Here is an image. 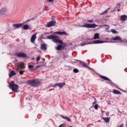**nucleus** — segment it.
I'll list each match as a JSON object with an SVG mask.
<instances>
[{"label": "nucleus", "instance_id": "obj_17", "mask_svg": "<svg viewBox=\"0 0 127 127\" xmlns=\"http://www.w3.org/2000/svg\"><path fill=\"white\" fill-rule=\"evenodd\" d=\"M127 20V16L126 15H122L120 16V20L121 21H126Z\"/></svg>", "mask_w": 127, "mask_h": 127}, {"label": "nucleus", "instance_id": "obj_32", "mask_svg": "<svg viewBox=\"0 0 127 127\" xmlns=\"http://www.w3.org/2000/svg\"><path fill=\"white\" fill-rule=\"evenodd\" d=\"M25 72V70H20L19 71L20 75H23V73Z\"/></svg>", "mask_w": 127, "mask_h": 127}, {"label": "nucleus", "instance_id": "obj_46", "mask_svg": "<svg viewBox=\"0 0 127 127\" xmlns=\"http://www.w3.org/2000/svg\"><path fill=\"white\" fill-rule=\"evenodd\" d=\"M52 90H53V89H50L49 91H51Z\"/></svg>", "mask_w": 127, "mask_h": 127}, {"label": "nucleus", "instance_id": "obj_25", "mask_svg": "<svg viewBox=\"0 0 127 127\" xmlns=\"http://www.w3.org/2000/svg\"><path fill=\"white\" fill-rule=\"evenodd\" d=\"M111 8V7H110L109 8H108L107 9H106V10H105L103 12H102L101 14H100L101 15H104L105 14H107V13H108V11H109V10Z\"/></svg>", "mask_w": 127, "mask_h": 127}, {"label": "nucleus", "instance_id": "obj_47", "mask_svg": "<svg viewBox=\"0 0 127 127\" xmlns=\"http://www.w3.org/2000/svg\"><path fill=\"white\" fill-rule=\"evenodd\" d=\"M106 42H109V41H106Z\"/></svg>", "mask_w": 127, "mask_h": 127}, {"label": "nucleus", "instance_id": "obj_27", "mask_svg": "<svg viewBox=\"0 0 127 127\" xmlns=\"http://www.w3.org/2000/svg\"><path fill=\"white\" fill-rule=\"evenodd\" d=\"M28 28H29V26L27 24L24 25L23 26V29H24V30H27Z\"/></svg>", "mask_w": 127, "mask_h": 127}, {"label": "nucleus", "instance_id": "obj_16", "mask_svg": "<svg viewBox=\"0 0 127 127\" xmlns=\"http://www.w3.org/2000/svg\"><path fill=\"white\" fill-rule=\"evenodd\" d=\"M111 40L117 41L119 42H122V38L119 36H117L114 38H112Z\"/></svg>", "mask_w": 127, "mask_h": 127}, {"label": "nucleus", "instance_id": "obj_43", "mask_svg": "<svg viewBox=\"0 0 127 127\" xmlns=\"http://www.w3.org/2000/svg\"><path fill=\"white\" fill-rule=\"evenodd\" d=\"M106 40H110V39H109V38H107Z\"/></svg>", "mask_w": 127, "mask_h": 127}, {"label": "nucleus", "instance_id": "obj_31", "mask_svg": "<svg viewBox=\"0 0 127 127\" xmlns=\"http://www.w3.org/2000/svg\"><path fill=\"white\" fill-rule=\"evenodd\" d=\"M73 72L74 73H79V70L77 68L73 69Z\"/></svg>", "mask_w": 127, "mask_h": 127}, {"label": "nucleus", "instance_id": "obj_1", "mask_svg": "<svg viewBox=\"0 0 127 127\" xmlns=\"http://www.w3.org/2000/svg\"><path fill=\"white\" fill-rule=\"evenodd\" d=\"M47 39L52 40V41L55 43H59L60 45H59L58 46L55 47L56 50H61V49L63 50L67 45L65 43H63V41L60 40V37L57 35H52L48 36Z\"/></svg>", "mask_w": 127, "mask_h": 127}, {"label": "nucleus", "instance_id": "obj_26", "mask_svg": "<svg viewBox=\"0 0 127 127\" xmlns=\"http://www.w3.org/2000/svg\"><path fill=\"white\" fill-rule=\"evenodd\" d=\"M62 56L64 59V60H65V58H68V54L67 53H63Z\"/></svg>", "mask_w": 127, "mask_h": 127}, {"label": "nucleus", "instance_id": "obj_9", "mask_svg": "<svg viewBox=\"0 0 127 127\" xmlns=\"http://www.w3.org/2000/svg\"><path fill=\"white\" fill-rule=\"evenodd\" d=\"M101 43H104V41L100 40H95L93 42H89L86 44H100Z\"/></svg>", "mask_w": 127, "mask_h": 127}, {"label": "nucleus", "instance_id": "obj_36", "mask_svg": "<svg viewBox=\"0 0 127 127\" xmlns=\"http://www.w3.org/2000/svg\"><path fill=\"white\" fill-rule=\"evenodd\" d=\"M93 98H94V100H95L94 102H93V106H94V105H95V104H97V100H96V98L94 97Z\"/></svg>", "mask_w": 127, "mask_h": 127}, {"label": "nucleus", "instance_id": "obj_30", "mask_svg": "<svg viewBox=\"0 0 127 127\" xmlns=\"http://www.w3.org/2000/svg\"><path fill=\"white\" fill-rule=\"evenodd\" d=\"M102 27H104V26H106L107 27V28H106L107 30L110 29V26L107 24L102 25Z\"/></svg>", "mask_w": 127, "mask_h": 127}, {"label": "nucleus", "instance_id": "obj_40", "mask_svg": "<svg viewBox=\"0 0 127 127\" xmlns=\"http://www.w3.org/2000/svg\"><path fill=\"white\" fill-rule=\"evenodd\" d=\"M124 127V124H121L120 126H119L118 127Z\"/></svg>", "mask_w": 127, "mask_h": 127}, {"label": "nucleus", "instance_id": "obj_35", "mask_svg": "<svg viewBox=\"0 0 127 127\" xmlns=\"http://www.w3.org/2000/svg\"><path fill=\"white\" fill-rule=\"evenodd\" d=\"M34 18H32L29 20H27L26 22H24V23H26V22H29V21H30V20H32V19H34Z\"/></svg>", "mask_w": 127, "mask_h": 127}, {"label": "nucleus", "instance_id": "obj_37", "mask_svg": "<svg viewBox=\"0 0 127 127\" xmlns=\"http://www.w3.org/2000/svg\"><path fill=\"white\" fill-rule=\"evenodd\" d=\"M40 61V56H39L36 58V61Z\"/></svg>", "mask_w": 127, "mask_h": 127}, {"label": "nucleus", "instance_id": "obj_24", "mask_svg": "<svg viewBox=\"0 0 127 127\" xmlns=\"http://www.w3.org/2000/svg\"><path fill=\"white\" fill-rule=\"evenodd\" d=\"M102 119H103L104 122H105V123H110V120L111 118H110V117H107V118H102Z\"/></svg>", "mask_w": 127, "mask_h": 127}, {"label": "nucleus", "instance_id": "obj_23", "mask_svg": "<svg viewBox=\"0 0 127 127\" xmlns=\"http://www.w3.org/2000/svg\"><path fill=\"white\" fill-rule=\"evenodd\" d=\"M64 86H65V82L58 83V87H59L60 89H62Z\"/></svg>", "mask_w": 127, "mask_h": 127}, {"label": "nucleus", "instance_id": "obj_8", "mask_svg": "<svg viewBox=\"0 0 127 127\" xmlns=\"http://www.w3.org/2000/svg\"><path fill=\"white\" fill-rule=\"evenodd\" d=\"M28 68L30 71H35V70L37 69V68H40V65H37L35 67H34V65H28Z\"/></svg>", "mask_w": 127, "mask_h": 127}, {"label": "nucleus", "instance_id": "obj_4", "mask_svg": "<svg viewBox=\"0 0 127 127\" xmlns=\"http://www.w3.org/2000/svg\"><path fill=\"white\" fill-rule=\"evenodd\" d=\"M98 26H100L99 25H97L95 23L90 24V23H84L83 25L80 26V27H86V28H96V27H98Z\"/></svg>", "mask_w": 127, "mask_h": 127}, {"label": "nucleus", "instance_id": "obj_38", "mask_svg": "<svg viewBox=\"0 0 127 127\" xmlns=\"http://www.w3.org/2000/svg\"><path fill=\"white\" fill-rule=\"evenodd\" d=\"M94 109H95V110H98V104H96L94 106Z\"/></svg>", "mask_w": 127, "mask_h": 127}, {"label": "nucleus", "instance_id": "obj_6", "mask_svg": "<svg viewBox=\"0 0 127 127\" xmlns=\"http://www.w3.org/2000/svg\"><path fill=\"white\" fill-rule=\"evenodd\" d=\"M15 56H17L18 58H26L27 55L25 53L18 52L15 54Z\"/></svg>", "mask_w": 127, "mask_h": 127}, {"label": "nucleus", "instance_id": "obj_11", "mask_svg": "<svg viewBox=\"0 0 127 127\" xmlns=\"http://www.w3.org/2000/svg\"><path fill=\"white\" fill-rule=\"evenodd\" d=\"M17 67L18 69H24L25 67L24 66V64L22 63H19L17 64Z\"/></svg>", "mask_w": 127, "mask_h": 127}, {"label": "nucleus", "instance_id": "obj_19", "mask_svg": "<svg viewBox=\"0 0 127 127\" xmlns=\"http://www.w3.org/2000/svg\"><path fill=\"white\" fill-rule=\"evenodd\" d=\"M15 75H16V72L14 70H11L10 73H9V77L11 78L12 76H14Z\"/></svg>", "mask_w": 127, "mask_h": 127}, {"label": "nucleus", "instance_id": "obj_15", "mask_svg": "<svg viewBox=\"0 0 127 127\" xmlns=\"http://www.w3.org/2000/svg\"><path fill=\"white\" fill-rule=\"evenodd\" d=\"M23 25V23H17L14 24L12 25V27H14L15 29L19 28V27H21Z\"/></svg>", "mask_w": 127, "mask_h": 127}, {"label": "nucleus", "instance_id": "obj_7", "mask_svg": "<svg viewBox=\"0 0 127 127\" xmlns=\"http://www.w3.org/2000/svg\"><path fill=\"white\" fill-rule=\"evenodd\" d=\"M56 24V21L55 19L52 18V20L50 21L46 25V27H52V26H55Z\"/></svg>", "mask_w": 127, "mask_h": 127}, {"label": "nucleus", "instance_id": "obj_20", "mask_svg": "<svg viewBox=\"0 0 127 127\" xmlns=\"http://www.w3.org/2000/svg\"><path fill=\"white\" fill-rule=\"evenodd\" d=\"M113 94H115V95H121V94H122L120 91L115 89L113 90Z\"/></svg>", "mask_w": 127, "mask_h": 127}, {"label": "nucleus", "instance_id": "obj_22", "mask_svg": "<svg viewBox=\"0 0 127 127\" xmlns=\"http://www.w3.org/2000/svg\"><path fill=\"white\" fill-rule=\"evenodd\" d=\"M61 118L63 119H64V120H66L67 122H71V119L68 117H64L63 115H61Z\"/></svg>", "mask_w": 127, "mask_h": 127}, {"label": "nucleus", "instance_id": "obj_41", "mask_svg": "<svg viewBox=\"0 0 127 127\" xmlns=\"http://www.w3.org/2000/svg\"><path fill=\"white\" fill-rule=\"evenodd\" d=\"M49 34V33L45 32L44 33V35H46V34Z\"/></svg>", "mask_w": 127, "mask_h": 127}, {"label": "nucleus", "instance_id": "obj_42", "mask_svg": "<svg viewBox=\"0 0 127 127\" xmlns=\"http://www.w3.org/2000/svg\"><path fill=\"white\" fill-rule=\"evenodd\" d=\"M109 115H110L109 113H106V116H109Z\"/></svg>", "mask_w": 127, "mask_h": 127}, {"label": "nucleus", "instance_id": "obj_10", "mask_svg": "<svg viewBox=\"0 0 127 127\" xmlns=\"http://www.w3.org/2000/svg\"><path fill=\"white\" fill-rule=\"evenodd\" d=\"M77 61H79L80 65H81V66H82L84 68H89V66H88V64H87L86 63L82 61L77 60Z\"/></svg>", "mask_w": 127, "mask_h": 127}, {"label": "nucleus", "instance_id": "obj_29", "mask_svg": "<svg viewBox=\"0 0 127 127\" xmlns=\"http://www.w3.org/2000/svg\"><path fill=\"white\" fill-rule=\"evenodd\" d=\"M111 32H112V33H113L114 34H116L118 33V32H117L116 30H115V29H112L111 30Z\"/></svg>", "mask_w": 127, "mask_h": 127}, {"label": "nucleus", "instance_id": "obj_34", "mask_svg": "<svg viewBox=\"0 0 127 127\" xmlns=\"http://www.w3.org/2000/svg\"><path fill=\"white\" fill-rule=\"evenodd\" d=\"M58 87V83H56L53 86V88H57Z\"/></svg>", "mask_w": 127, "mask_h": 127}, {"label": "nucleus", "instance_id": "obj_44", "mask_svg": "<svg viewBox=\"0 0 127 127\" xmlns=\"http://www.w3.org/2000/svg\"><path fill=\"white\" fill-rule=\"evenodd\" d=\"M114 11H116V10H114L113 11H112L111 12H114Z\"/></svg>", "mask_w": 127, "mask_h": 127}, {"label": "nucleus", "instance_id": "obj_21", "mask_svg": "<svg viewBox=\"0 0 127 127\" xmlns=\"http://www.w3.org/2000/svg\"><path fill=\"white\" fill-rule=\"evenodd\" d=\"M89 42H91V39H86L85 40V43L82 44V46H85V45H88L87 43H89Z\"/></svg>", "mask_w": 127, "mask_h": 127}, {"label": "nucleus", "instance_id": "obj_5", "mask_svg": "<svg viewBox=\"0 0 127 127\" xmlns=\"http://www.w3.org/2000/svg\"><path fill=\"white\" fill-rule=\"evenodd\" d=\"M99 76L100 77V78H101V79L105 80V81H109V82H107L108 84H110V85H111V86H115V83H114V82H113L110 78L102 75H99Z\"/></svg>", "mask_w": 127, "mask_h": 127}, {"label": "nucleus", "instance_id": "obj_45", "mask_svg": "<svg viewBox=\"0 0 127 127\" xmlns=\"http://www.w3.org/2000/svg\"><path fill=\"white\" fill-rule=\"evenodd\" d=\"M118 5H119V6H121V4H118Z\"/></svg>", "mask_w": 127, "mask_h": 127}, {"label": "nucleus", "instance_id": "obj_2", "mask_svg": "<svg viewBox=\"0 0 127 127\" xmlns=\"http://www.w3.org/2000/svg\"><path fill=\"white\" fill-rule=\"evenodd\" d=\"M27 84L30 85L31 87L34 88H37L41 85V82L38 78L29 80L27 81Z\"/></svg>", "mask_w": 127, "mask_h": 127}, {"label": "nucleus", "instance_id": "obj_12", "mask_svg": "<svg viewBox=\"0 0 127 127\" xmlns=\"http://www.w3.org/2000/svg\"><path fill=\"white\" fill-rule=\"evenodd\" d=\"M36 34H37V33L34 34L31 36V43H34V42H35V40H36V38H37Z\"/></svg>", "mask_w": 127, "mask_h": 127}, {"label": "nucleus", "instance_id": "obj_28", "mask_svg": "<svg viewBox=\"0 0 127 127\" xmlns=\"http://www.w3.org/2000/svg\"><path fill=\"white\" fill-rule=\"evenodd\" d=\"M100 37V34L96 33L94 35V39H98Z\"/></svg>", "mask_w": 127, "mask_h": 127}, {"label": "nucleus", "instance_id": "obj_14", "mask_svg": "<svg viewBox=\"0 0 127 127\" xmlns=\"http://www.w3.org/2000/svg\"><path fill=\"white\" fill-rule=\"evenodd\" d=\"M6 11H7V9L6 8H2L0 10V15L5 14Z\"/></svg>", "mask_w": 127, "mask_h": 127}, {"label": "nucleus", "instance_id": "obj_33", "mask_svg": "<svg viewBox=\"0 0 127 127\" xmlns=\"http://www.w3.org/2000/svg\"><path fill=\"white\" fill-rule=\"evenodd\" d=\"M87 22H89V23H94V20H93L92 19L88 20H87Z\"/></svg>", "mask_w": 127, "mask_h": 127}, {"label": "nucleus", "instance_id": "obj_18", "mask_svg": "<svg viewBox=\"0 0 127 127\" xmlns=\"http://www.w3.org/2000/svg\"><path fill=\"white\" fill-rule=\"evenodd\" d=\"M41 49L42 50H47V46L45 44H42L41 45Z\"/></svg>", "mask_w": 127, "mask_h": 127}, {"label": "nucleus", "instance_id": "obj_13", "mask_svg": "<svg viewBox=\"0 0 127 127\" xmlns=\"http://www.w3.org/2000/svg\"><path fill=\"white\" fill-rule=\"evenodd\" d=\"M54 34H58L59 35H66L67 36L68 34L66 33L65 31L63 32H60V31H58V32H55L54 33Z\"/></svg>", "mask_w": 127, "mask_h": 127}, {"label": "nucleus", "instance_id": "obj_3", "mask_svg": "<svg viewBox=\"0 0 127 127\" xmlns=\"http://www.w3.org/2000/svg\"><path fill=\"white\" fill-rule=\"evenodd\" d=\"M9 87L13 92H15V93H17L18 91V89H19V87L18 85L14 84V81H11L10 84L9 85Z\"/></svg>", "mask_w": 127, "mask_h": 127}, {"label": "nucleus", "instance_id": "obj_39", "mask_svg": "<svg viewBox=\"0 0 127 127\" xmlns=\"http://www.w3.org/2000/svg\"><path fill=\"white\" fill-rule=\"evenodd\" d=\"M49 2H53V0H47Z\"/></svg>", "mask_w": 127, "mask_h": 127}]
</instances>
